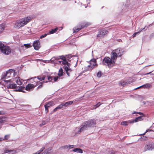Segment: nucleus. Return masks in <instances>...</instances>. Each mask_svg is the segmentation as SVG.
<instances>
[{"instance_id": "nucleus-43", "label": "nucleus", "mask_w": 154, "mask_h": 154, "mask_svg": "<svg viewBox=\"0 0 154 154\" xmlns=\"http://www.w3.org/2000/svg\"><path fill=\"white\" fill-rule=\"evenodd\" d=\"M78 153H83V150L80 149L78 148Z\"/></svg>"}, {"instance_id": "nucleus-21", "label": "nucleus", "mask_w": 154, "mask_h": 154, "mask_svg": "<svg viewBox=\"0 0 154 154\" xmlns=\"http://www.w3.org/2000/svg\"><path fill=\"white\" fill-rule=\"evenodd\" d=\"M15 79L16 82L18 85H21L22 84V82L19 77H16Z\"/></svg>"}, {"instance_id": "nucleus-54", "label": "nucleus", "mask_w": 154, "mask_h": 154, "mask_svg": "<svg viewBox=\"0 0 154 154\" xmlns=\"http://www.w3.org/2000/svg\"><path fill=\"white\" fill-rule=\"evenodd\" d=\"M149 131V129L146 130V131L144 134H143L144 135L146 132H148Z\"/></svg>"}, {"instance_id": "nucleus-9", "label": "nucleus", "mask_w": 154, "mask_h": 154, "mask_svg": "<svg viewBox=\"0 0 154 154\" xmlns=\"http://www.w3.org/2000/svg\"><path fill=\"white\" fill-rule=\"evenodd\" d=\"M112 51L115 52L118 57H121L124 53L123 50L120 48H119Z\"/></svg>"}, {"instance_id": "nucleus-44", "label": "nucleus", "mask_w": 154, "mask_h": 154, "mask_svg": "<svg viewBox=\"0 0 154 154\" xmlns=\"http://www.w3.org/2000/svg\"><path fill=\"white\" fill-rule=\"evenodd\" d=\"M60 58L62 59L63 61L65 60L66 59V57L64 56H61L60 57Z\"/></svg>"}, {"instance_id": "nucleus-12", "label": "nucleus", "mask_w": 154, "mask_h": 154, "mask_svg": "<svg viewBox=\"0 0 154 154\" xmlns=\"http://www.w3.org/2000/svg\"><path fill=\"white\" fill-rule=\"evenodd\" d=\"M98 33L97 34V37H103L105 35L108 33V31L104 29H102L98 32Z\"/></svg>"}, {"instance_id": "nucleus-39", "label": "nucleus", "mask_w": 154, "mask_h": 154, "mask_svg": "<svg viewBox=\"0 0 154 154\" xmlns=\"http://www.w3.org/2000/svg\"><path fill=\"white\" fill-rule=\"evenodd\" d=\"M62 64L64 65H68V64L69 63L66 60V59L65 60L63 61Z\"/></svg>"}, {"instance_id": "nucleus-14", "label": "nucleus", "mask_w": 154, "mask_h": 154, "mask_svg": "<svg viewBox=\"0 0 154 154\" xmlns=\"http://www.w3.org/2000/svg\"><path fill=\"white\" fill-rule=\"evenodd\" d=\"M48 76V81H46V82H51L54 80V82H56L58 80L59 77L58 76Z\"/></svg>"}, {"instance_id": "nucleus-36", "label": "nucleus", "mask_w": 154, "mask_h": 154, "mask_svg": "<svg viewBox=\"0 0 154 154\" xmlns=\"http://www.w3.org/2000/svg\"><path fill=\"white\" fill-rule=\"evenodd\" d=\"M10 137V134H7L5 136V137L4 138V140H8Z\"/></svg>"}, {"instance_id": "nucleus-11", "label": "nucleus", "mask_w": 154, "mask_h": 154, "mask_svg": "<svg viewBox=\"0 0 154 154\" xmlns=\"http://www.w3.org/2000/svg\"><path fill=\"white\" fill-rule=\"evenodd\" d=\"M91 23H90L85 22L79 24V26H78V32L84 27L88 26Z\"/></svg>"}, {"instance_id": "nucleus-50", "label": "nucleus", "mask_w": 154, "mask_h": 154, "mask_svg": "<svg viewBox=\"0 0 154 154\" xmlns=\"http://www.w3.org/2000/svg\"><path fill=\"white\" fill-rule=\"evenodd\" d=\"M72 151L74 152H77V148H75L74 149H73Z\"/></svg>"}, {"instance_id": "nucleus-34", "label": "nucleus", "mask_w": 154, "mask_h": 154, "mask_svg": "<svg viewBox=\"0 0 154 154\" xmlns=\"http://www.w3.org/2000/svg\"><path fill=\"white\" fill-rule=\"evenodd\" d=\"M52 105L51 102H48L47 104L45 105V106H46V107H50Z\"/></svg>"}, {"instance_id": "nucleus-60", "label": "nucleus", "mask_w": 154, "mask_h": 154, "mask_svg": "<svg viewBox=\"0 0 154 154\" xmlns=\"http://www.w3.org/2000/svg\"><path fill=\"white\" fill-rule=\"evenodd\" d=\"M1 125H0V128H1Z\"/></svg>"}, {"instance_id": "nucleus-51", "label": "nucleus", "mask_w": 154, "mask_h": 154, "mask_svg": "<svg viewBox=\"0 0 154 154\" xmlns=\"http://www.w3.org/2000/svg\"><path fill=\"white\" fill-rule=\"evenodd\" d=\"M4 112L3 111H0V115L4 114Z\"/></svg>"}, {"instance_id": "nucleus-13", "label": "nucleus", "mask_w": 154, "mask_h": 154, "mask_svg": "<svg viewBox=\"0 0 154 154\" xmlns=\"http://www.w3.org/2000/svg\"><path fill=\"white\" fill-rule=\"evenodd\" d=\"M33 46L35 50H38L40 48L39 41L38 40L35 41L33 43Z\"/></svg>"}, {"instance_id": "nucleus-26", "label": "nucleus", "mask_w": 154, "mask_h": 154, "mask_svg": "<svg viewBox=\"0 0 154 154\" xmlns=\"http://www.w3.org/2000/svg\"><path fill=\"white\" fill-rule=\"evenodd\" d=\"M58 30V28H56L54 29H52L50 31L48 34H52L55 33Z\"/></svg>"}, {"instance_id": "nucleus-1", "label": "nucleus", "mask_w": 154, "mask_h": 154, "mask_svg": "<svg viewBox=\"0 0 154 154\" xmlns=\"http://www.w3.org/2000/svg\"><path fill=\"white\" fill-rule=\"evenodd\" d=\"M32 20V17L30 16H28L17 20L15 23V27L19 29L23 27Z\"/></svg>"}, {"instance_id": "nucleus-52", "label": "nucleus", "mask_w": 154, "mask_h": 154, "mask_svg": "<svg viewBox=\"0 0 154 154\" xmlns=\"http://www.w3.org/2000/svg\"><path fill=\"white\" fill-rule=\"evenodd\" d=\"M2 140H4V139L3 138H0V141H2Z\"/></svg>"}, {"instance_id": "nucleus-23", "label": "nucleus", "mask_w": 154, "mask_h": 154, "mask_svg": "<svg viewBox=\"0 0 154 154\" xmlns=\"http://www.w3.org/2000/svg\"><path fill=\"white\" fill-rule=\"evenodd\" d=\"M63 68L64 69L65 71H66V73H67V75L68 76H69V73L68 72H69V71L70 72L71 70L66 66H64L63 67Z\"/></svg>"}, {"instance_id": "nucleus-19", "label": "nucleus", "mask_w": 154, "mask_h": 154, "mask_svg": "<svg viewBox=\"0 0 154 154\" xmlns=\"http://www.w3.org/2000/svg\"><path fill=\"white\" fill-rule=\"evenodd\" d=\"M144 116H141L138 117L136 118L135 119L131 122H130V123H133L134 122H137L138 121H141L143 120L144 117Z\"/></svg>"}, {"instance_id": "nucleus-55", "label": "nucleus", "mask_w": 154, "mask_h": 154, "mask_svg": "<svg viewBox=\"0 0 154 154\" xmlns=\"http://www.w3.org/2000/svg\"><path fill=\"white\" fill-rule=\"evenodd\" d=\"M87 2H88L87 5H88V4H89L90 3V2L89 1L87 0Z\"/></svg>"}, {"instance_id": "nucleus-2", "label": "nucleus", "mask_w": 154, "mask_h": 154, "mask_svg": "<svg viewBox=\"0 0 154 154\" xmlns=\"http://www.w3.org/2000/svg\"><path fill=\"white\" fill-rule=\"evenodd\" d=\"M96 121L94 119H90L87 122H84L81 126L80 130L78 131V133L79 132H81L86 130L89 127H93L96 125Z\"/></svg>"}, {"instance_id": "nucleus-37", "label": "nucleus", "mask_w": 154, "mask_h": 154, "mask_svg": "<svg viewBox=\"0 0 154 154\" xmlns=\"http://www.w3.org/2000/svg\"><path fill=\"white\" fill-rule=\"evenodd\" d=\"M145 29V28H143L142 29H141V30H140V31L138 32H135V33H134L132 35V36L133 37H134L137 34H138L141 31H142V30H143L144 29Z\"/></svg>"}, {"instance_id": "nucleus-10", "label": "nucleus", "mask_w": 154, "mask_h": 154, "mask_svg": "<svg viewBox=\"0 0 154 154\" xmlns=\"http://www.w3.org/2000/svg\"><path fill=\"white\" fill-rule=\"evenodd\" d=\"M96 60L94 59H91L88 62H87V63L90 66L92 69L94 68L96 66H97V64L96 63Z\"/></svg>"}, {"instance_id": "nucleus-29", "label": "nucleus", "mask_w": 154, "mask_h": 154, "mask_svg": "<svg viewBox=\"0 0 154 154\" xmlns=\"http://www.w3.org/2000/svg\"><path fill=\"white\" fill-rule=\"evenodd\" d=\"M63 70L62 68H60L59 71V72L58 73V75L59 76H62L63 75Z\"/></svg>"}, {"instance_id": "nucleus-8", "label": "nucleus", "mask_w": 154, "mask_h": 154, "mask_svg": "<svg viewBox=\"0 0 154 154\" xmlns=\"http://www.w3.org/2000/svg\"><path fill=\"white\" fill-rule=\"evenodd\" d=\"M85 64L86 66H85V67H84V68H82L83 71L80 73L78 76L82 75V74H83L84 72H87L89 71H91L92 70V69L91 68L90 66L88 64V63H87L86 62L85 63Z\"/></svg>"}, {"instance_id": "nucleus-46", "label": "nucleus", "mask_w": 154, "mask_h": 154, "mask_svg": "<svg viewBox=\"0 0 154 154\" xmlns=\"http://www.w3.org/2000/svg\"><path fill=\"white\" fill-rule=\"evenodd\" d=\"M45 112L46 113H48V108L46 107V106H45Z\"/></svg>"}, {"instance_id": "nucleus-58", "label": "nucleus", "mask_w": 154, "mask_h": 154, "mask_svg": "<svg viewBox=\"0 0 154 154\" xmlns=\"http://www.w3.org/2000/svg\"><path fill=\"white\" fill-rule=\"evenodd\" d=\"M151 75H154V74H153V73L151 74Z\"/></svg>"}, {"instance_id": "nucleus-38", "label": "nucleus", "mask_w": 154, "mask_h": 154, "mask_svg": "<svg viewBox=\"0 0 154 154\" xmlns=\"http://www.w3.org/2000/svg\"><path fill=\"white\" fill-rule=\"evenodd\" d=\"M24 46L26 48H29L31 47V45L29 44H24Z\"/></svg>"}, {"instance_id": "nucleus-59", "label": "nucleus", "mask_w": 154, "mask_h": 154, "mask_svg": "<svg viewBox=\"0 0 154 154\" xmlns=\"http://www.w3.org/2000/svg\"><path fill=\"white\" fill-rule=\"evenodd\" d=\"M87 6H85V8H86Z\"/></svg>"}, {"instance_id": "nucleus-30", "label": "nucleus", "mask_w": 154, "mask_h": 154, "mask_svg": "<svg viewBox=\"0 0 154 154\" xmlns=\"http://www.w3.org/2000/svg\"><path fill=\"white\" fill-rule=\"evenodd\" d=\"M51 149H47L45 150L42 153V154H49L50 152Z\"/></svg>"}, {"instance_id": "nucleus-41", "label": "nucleus", "mask_w": 154, "mask_h": 154, "mask_svg": "<svg viewBox=\"0 0 154 154\" xmlns=\"http://www.w3.org/2000/svg\"><path fill=\"white\" fill-rule=\"evenodd\" d=\"M45 149V147H43L41 149L38 151L37 152L39 153V154L41 152H42L43 150Z\"/></svg>"}, {"instance_id": "nucleus-28", "label": "nucleus", "mask_w": 154, "mask_h": 154, "mask_svg": "<svg viewBox=\"0 0 154 154\" xmlns=\"http://www.w3.org/2000/svg\"><path fill=\"white\" fill-rule=\"evenodd\" d=\"M5 28V25L3 24L0 25V32H2Z\"/></svg>"}, {"instance_id": "nucleus-6", "label": "nucleus", "mask_w": 154, "mask_h": 154, "mask_svg": "<svg viewBox=\"0 0 154 154\" xmlns=\"http://www.w3.org/2000/svg\"><path fill=\"white\" fill-rule=\"evenodd\" d=\"M8 89H15V91H21L24 92L22 90L25 88V87L22 86H17L15 84H9L7 86Z\"/></svg>"}, {"instance_id": "nucleus-3", "label": "nucleus", "mask_w": 154, "mask_h": 154, "mask_svg": "<svg viewBox=\"0 0 154 154\" xmlns=\"http://www.w3.org/2000/svg\"><path fill=\"white\" fill-rule=\"evenodd\" d=\"M15 73V70L13 69H10L7 71L6 73L5 74L3 75L2 79H5L4 81L5 82H10L11 81V79H8L7 80H6L5 79H8L10 77L12 74H13L14 75Z\"/></svg>"}, {"instance_id": "nucleus-4", "label": "nucleus", "mask_w": 154, "mask_h": 154, "mask_svg": "<svg viewBox=\"0 0 154 154\" xmlns=\"http://www.w3.org/2000/svg\"><path fill=\"white\" fill-rule=\"evenodd\" d=\"M103 63L104 65L108 66L109 68H111L115 64L114 61L108 57H104L103 60Z\"/></svg>"}, {"instance_id": "nucleus-17", "label": "nucleus", "mask_w": 154, "mask_h": 154, "mask_svg": "<svg viewBox=\"0 0 154 154\" xmlns=\"http://www.w3.org/2000/svg\"><path fill=\"white\" fill-rule=\"evenodd\" d=\"M38 84L37 83H36L35 85L31 84H29L26 86V90L28 91H29L30 89L33 88L35 87Z\"/></svg>"}, {"instance_id": "nucleus-35", "label": "nucleus", "mask_w": 154, "mask_h": 154, "mask_svg": "<svg viewBox=\"0 0 154 154\" xmlns=\"http://www.w3.org/2000/svg\"><path fill=\"white\" fill-rule=\"evenodd\" d=\"M102 75V73L100 71H99L97 74V77L98 78H100Z\"/></svg>"}, {"instance_id": "nucleus-49", "label": "nucleus", "mask_w": 154, "mask_h": 154, "mask_svg": "<svg viewBox=\"0 0 154 154\" xmlns=\"http://www.w3.org/2000/svg\"><path fill=\"white\" fill-rule=\"evenodd\" d=\"M62 105L63 107H67V106H66V104H65V103H62Z\"/></svg>"}, {"instance_id": "nucleus-47", "label": "nucleus", "mask_w": 154, "mask_h": 154, "mask_svg": "<svg viewBox=\"0 0 154 154\" xmlns=\"http://www.w3.org/2000/svg\"><path fill=\"white\" fill-rule=\"evenodd\" d=\"M101 104L100 103V102H99L95 106H96V107H97L100 106Z\"/></svg>"}, {"instance_id": "nucleus-18", "label": "nucleus", "mask_w": 154, "mask_h": 154, "mask_svg": "<svg viewBox=\"0 0 154 154\" xmlns=\"http://www.w3.org/2000/svg\"><path fill=\"white\" fill-rule=\"evenodd\" d=\"M152 86V85L151 84L146 83L145 84L143 85L140 86L135 89H139L140 88L143 87L144 88L149 89L151 88Z\"/></svg>"}, {"instance_id": "nucleus-33", "label": "nucleus", "mask_w": 154, "mask_h": 154, "mask_svg": "<svg viewBox=\"0 0 154 154\" xmlns=\"http://www.w3.org/2000/svg\"><path fill=\"white\" fill-rule=\"evenodd\" d=\"M73 103V101H69L68 102H67L65 103L66 106H68L71 105Z\"/></svg>"}, {"instance_id": "nucleus-40", "label": "nucleus", "mask_w": 154, "mask_h": 154, "mask_svg": "<svg viewBox=\"0 0 154 154\" xmlns=\"http://www.w3.org/2000/svg\"><path fill=\"white\" fill-rule=\"evenodd\" d=\"M48 34H48H45L44 35H42L41 36L40 38L41 39H42L44 38H45V37H46L47 36V35Z\"/></svg>"}, {"instance_id": "nucleus-15", "label": "nucleus", "mask_w": 154, "mask_h": 154, "mask_svg": "<svg viewBox=\"0 0 154 154\" xmlns=\"http://www.w3.org/2000/svg\"><path fill=\"white\" fill-rule=\"evenodd\" d=\"M118 57V56L116 54L112 51L111 54L110 58L112 60L114 61V64Z\"/></svg>"}, {"instance_id": "nucleus-25", "label": "nucleus", "mask_w": 154, "mask_h": 154, "mask_svg": "<svg viewBox=\"0 0 154 154\" xmlns=\"http://www.w3.org/2000/svg\"><path fill=\"white\" fill-rule=\"evenodd\" d=\"M14 152V153H13L14 154L15 153L16 151L14 150H10L7 148H5L4 150V153H7L9 152Z\"/></svg>"}, {"instance_id": "nucleus-24", "label": "nucleus", "mask_w": 154, "mask_h": 154, "mask_svg": "<svg viewBox=\"0 0 154 154\" xmlns=\"http://www.w3.org/2000/svg\"><path fill=\"white\" fill-rule=\"evenodd\" d=\"M63 108L62 105L61 104L58 106L57 107L54 108L53 111V112H54L56 111L57 109H61Z\"/></svg>"}, {"instance_id": "nucleus-16", "label": "nucleus", "mask_w": 154, "mask_h": 154, "mask_svg": "<svg viewBox=\"0 0 154 154\" xmlns=\"http://www.w3.org/2000/svg\"><path fill=\"white\" fill-rule=\"evenodd\" d=\"M74 147L73 145H66L60 147V149H65L69 150L73 148Z\"/></svg>"}, {"instance_id": "nucleus-62", "label": "nucleus", "mask_w": 154, "mask_h": 154, "mask_svg": "<svg viewBox=\"0 0 154 154\" xmlns=\"http://www.w3.org/2000/svg\"><path fill=\"white\" fill-rule=\"evenodd\" d=\"M153 99L154 100V98H153Z\"/></svg>"}, {"instance_id": "nucleus-56", "label": "nucleus", "mask_w": 154, "mask_h": 154, "mask_svg": "<svg viewBox=\"0 0 154 154\" xmlns=\"http://www.w3.org/2000/svg\"><path fill=\"white\" fill-rule=\"evenodd\" d=\"M33 154H39V153H38V152H36Z\"/></svg>"}, {"instance_id": "nucleus-5", "label": "nucleus", "mask_w": 154, "mask_h": 154, "mask_svg": "<svg viewBox=\"0 0 154 154\" xmlns=\"http://www.w3.org/2000/svg\"><path fill=\"white\" fill-rule=\"evenodd\" d=\"M0 50L2 53L6 55H8L11 52V49L8 46H5L4 45L0 42Z\"/></svg>"}, {"instance_id": "nucleus-32", "label": "nucleus", "mask_w": 154, "mask_h": 154, "mask_svg": "<svg viewBox=\"0 0 154 154\" xmlns=\"http://www.w3.org/2000/svg\"><path fill=\"white\" fill-rule=\"evenodd\" d=\"M128 122V121H123L121 123V125L124 126H127Z\"/></svg>"}, {"instance_id": "nucleus-53", "label": "nucleus", "mask_w": 154, "mask_h": 154, "mask_svg": "<svg viewBox=\"0 0 154 154\" xmlns=\"http://www.w3.org/2000/svg\"><path fill=\"white\" fill-rule=\"evenodd\" d=\"M152 72H149V73H146L145 74V75H148V74H151Z\"/></svg>"}, {"instance_id": "nucleus-45", "label": "nucleus", "mask_w": 154, "mask_h": 154, "mask_svg": "<svg viewBox=\"0 0 154 154\" xmlns=\"http://www.w3.org/2000/svg\"><path fill=\"white\" fill-rule=\"evenodd\" d=\"M46 124V122L45 121H42V123L40 125V126H42L43 125H45Z\"/></svg>"}, {"instance_id": "nucleus-48", "label": "nucleus", "mask_w": 154, "mask_h": 154, "mask_svg": "<svg viewBox=\"0 0 154 154\" xmlns=\"http://www.w3.org/2000/svg\"><path fill=\"white\" fill-rule=\"evenodd\" d=\"M114 151L112 150L108 153V154H114Z\"/></svg>"}, {"instance_id": "nucleus-57", "label": "nucleus", "mask_w": 154, "mask_h": 154, "mask_svg": "<svg viewBox=\"0 0 154 154\" xmlns=\"http://www.w3.org/2000/svg\"><path fill=\"white\" fill-rule=\"evenodd\" d=\"M76 32L75 30H74L73 33Z\"/></svg>"}, {"instance_id": "nucleus-31", "label": "nucleus", "mask_w": 154, "mask_h": 154, "mask_svg": "<svg viewBox=\"0 0 154 154\" xmlns=\"http://www.w3.org/2000/svg\"><path fill=\"white\" fill-rule=\"evenodd\" d=\"M46 83V82H45V81H43L42 82H41L39 83V86L38 87V89H39L42 88V85L43 83Z\"/></svg>"}, {"instance_id": "nucleus-20", "label": "nucleus", "mask_w": 154, "mask_h": 154, "mask_svg": "<svg viewBox=\"0 0 154 154\" xmlns=\"http://www.w3.org/2000/svg\"><path fill=\"white\" fill-rule=\"evenodd\" d=\"M46 78V76L45 75H43L42 77L41 75H38L37 76V77H34L33 78H37L40 81H42L44 80Z\"/></svg>"}, {"instance_id": "nucleus-42", "label": "nucleus", "mask_w": 154, "mask_h": 154, "mask_svg": "<svg viewBox=\"0 0 154 154\" xmlns=\"http://www.w3.org/2000/svg\"><path fill=\"white\" fill-rule=\"evenodd\" d=\"M135 113L139 114H140L141 116H144V114L143 113L141 112H134L132 113L133 114H135Z\"/></svg>"}, {"instance_id": "nucleus-61", "label": "nucleus", "mask_w": 154, "mask_h": 154, "mask_svg": "<svg viewBox=\"0 0 154 154\" xmlns=\"http://www.w3.org/2000/svg\"><path fill=\"white\" fill-rule=\"evenodd\" d=\"M80 62V63H82V61H81Z\"/></svg>"}, {"instance_id": "nucleus-27", "label": "nucleus", "mask_w": 154, "mask_h": 154, "mask_svg": "<svg viewBox=\"0 0 154 154\" xmlns=\"http://www.w3.org/2000/svg\"><path fill=\"white\" fill-rule=\"evenodd\" d=\"M7 121L5 118L0 117V125H2V124L6 122Z\"/></svg>"}, {"instance_id": "nucleus-22", "label": "nucleus", "mask_w": 154, "mask_h": 154, "mask_svg": "<svg viewBox=\"0 0 154 154\" xmlns=\"http://www.w3.org/2000/svg\"><path fill=\"white\" fill-rule=\"evenodd\" d=\"M127 84H128V83H127V82L123 80H122L120 81V82H119V85H121L122 86H124L125 85Z\"/></svg>"}, {"instance_id": "nucleus-7", "label": "nucleus", "mask_w": 154, "mask_h": 154, "mask_svg": "<svg viewBox=\"0 0 154 154\" xmlns=\"http://www.w3.org/2000/svg\"><path fill=\"white\" fill-rule=\"evenodd\" d=\"M154 149V143L152 142H149L146 145L144 148V151L152 150Z\"/></svg>"}]
</instances>
